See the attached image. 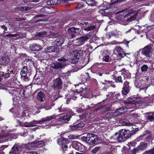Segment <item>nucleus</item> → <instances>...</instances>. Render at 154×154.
<instances>
[{
  "mask_svg": "<svg viewBox=\"0 0 154 154\" xmlns=\"http://www.w3.org/2000/svg\"><path fill=\"white\" fill-rule=\"evenodd\" d=\"M44 108L46 110H49L51 108V105L49 104L48 103H45L44 105Z\"/></svg>",
  "mask_w": 154,
  "mask_h": 154,
  "instance_id": "nucleus-39",
  "label": "nucleus"
},
{
  "mask_svg": "<svg viewBox=\"0 0 154 154\" xmlns=\"http://www.w3.org/2000/svg\"><path fill=\"white\" fill-rule=\"evenodd\" d=\"M69 141L66 138H60L57 139V142L60 146L67 144L69 143Z\"/></svg>",
  "mask_w": 154,
  "mask_h": 154,
  "instance_id": "nucleus-14",
  "label": "nucleus"
},
{
  "mask_svg": "<svg viewBox=\"0 0 154 154\" xmlns=\"http://www.w3.org/2000/svg\"><path fill=\"white\" fill-rule=\"evenodd\" d=\"M90 79V77L88 72H86L85 74L83 75L82 79L83 81H85V82L89 81Z\"/></svg>",
  "mask_w": 154,
  "mask_h": 154,
  "instance_id": "nucleus-26",
  "label": "nucleus"
},
{
  "mask_svg": "<svg viewBox=\"0 0 154 154\" xmlns=\"http://www.w3.org/2000/svg\"><path fill=\"white\" fill-rule=\"evenodd\" d=\"M30 48L32 51H38L42 49V47L38 44L34 43L30 47Z\"/></svg>",
  "mask_w": 154,
  "mask_h": 154,
  "instance_id": "nucleus-17",
  "label": "nucleus"
},
{
  "mask_svg": "<svg viewBox=\"0 0 154 154\" xmlns=\"http://www.w3.org/2000/svg\"><path fill=\"white\" fill-rule=\"evenodd\" d=\"M62 81L60 78L56 79L53 81V86L54 88L61 89L62 88Z\"/></svg>",
  "mask_w": 154,
  "mask_h": 154,
  "instance_id": "nucleus-9",
  "label": "nucleus"
},
{
  "mask_svg": "<svg viewBox=\"0 0 154 154\" xmlns=\"http://www.w3.org/2000/svg\"><path fill=\"white\" fill-rule=\"evenodd\" d=\"M147 146V144L146 143H141L138 146L139 149L140 150H144Z\"/></svg>",
  "mask_w": 154,
  "mask_h": 154,
  "instance_id": "nucleus-30",
  "label": "nucleus"
},
{
  "mask_svg": "<svg viewBox=\"0 0 154 154\" xmlns=\"http://www.w3.org/2000/svg\"><path fill=\"white\" fill-rule=\"evenodd\" d=\"M101 147L100 146H96L91 151V152L92 154H95L97 152H98L100 151L101 149Z\"/></svg>",
  "mask_w": 154,
  "mask_h": 154,
  "instance_id": "nucleus-32",
  "label": "nucleus"
},
{
  "mask_svg": "<svg viewBox=\"0 0 154 154\" xmlns=\"http://www.w3.org/2000/svg\"><path fill=\"white\" fill-rule=\"evenodd\" d=\"M122 12H128L126 15H130L132 14L134 15L131 16L129 18H128V21L131 22L134 20L136 18L138 15V12L133 9L132 7H128L125 9L123 10Z\"/></svg>",
  "mask_w": 154,
  "mask_h": 154,
  "instance_id": "nucleus-3",
  "label": "nucleus"
},
{
  "mask_svg": "<svg viewBox=\"0 0 154 154\" xmlns=\"http://www.w3.org/2000/svg\"><path fill=\"white\" fill-rule=\"evenodd\" d=\"M18 36V34H11V33L8 34H6L5 35L4 37H9L10 38L11 37H17Z\"/></svg>",
  "mask_w": 154,
  "mask_h": 154,
  "instance_id": "nucleus-43",
  "label": "nucleus"
},
{
  "mask_svg": "<svg viewBox=\"0 0 154 154\" xmlns=\"http://www.w3.org/2000/svg\"><path fill=\"white\" fill-rule=\"evenodd\" d=\"M145 135L146 136V138L147 139H150L151 138L152 136L151 133L148 131H146V133L145 134Z\"/></svg>",
  "mask_w": 154,
  "mask_h": 154,
  "instance_id": "nucleus-40",
  "label": "nucleus"
},
{
  "mask_svg": "<svg viewBox=\"0 0 154 154\" xmlns=\"http://www.w3.org/2000/svg\"><path fill=\"white\" fill-rule=\"evenodd\" d=\"M109 56H103V59L105 62H107L109 61Z\"/></svg>",
  "mask_w": 154,
  "mask_h": 154,
  "instance_id": "nucleus-57",
  "label": "nucleus"
},
{
  "mask_svg": "<svg viewBox=\"0 0 154 154\" xmlns=\"http://www.w3.org/2000/svg\"><path fill=\"white\" fill-rule=\"evenodd\" d=\"M35 125L32 124L31 122H30L28 124H26L24 125V126L26 127H33L35 126H36Z\"/></svg>",
  "mask_w": 154,
  "mask_h": 154,
  "instance_id": "nucleus-50",
  "label": "nucleus"
},
{
  "mask_svg": "<svg viewBox=\"0 0 154 154\" xmlns=\"http://www.w3.org/2000/svg\"><path fill=\"white\" fill-rule=\"evenodd\" d=\"M83 51L81 50H77L74 51V60H75V61H78L79 57L82 54Z\"/></svg>",
  "mask_w": 154,
  "mask_h": 154,
  "instance_id": "nucleus-19",
  "label": "nucleus"
},
{
  "mask_svg": "<svg viewBox=\"0 0 154 154\" xmlns=\"http://www.w3.org/2000/svg\"><path fill=\"white\" fill-rule=\"evenodd\" d=\"M1 28L2 29H3L5 31H6L7 30V28L4 25H2L1 26Z\"/></svg>",
  "mask_w": 154,
  "mask_h": 154,
  "instance_id": "nucleus-64",
  "label": "nucleus"
},
{
  "mask_svg": "<svg viewBox=\"0 0 154 154\" xmlns=\"http://www.w3.org/2000/svg\"><path fill=\"white\" fill-rule=\"evenodd\" d=\"M80 29L75 27H70L68 29L67 32L70 34L69 38L70 39H73L76 37V34L79 32Z\"/></svg>",
  "mask_w": 154,
  "mask_h": 154,
  "instance_id": "nucleus-6",
  "label": "nucleus"
},
{
  "mask_svg": "<svg viewBox=\"0 0 154 154\" xmlns=\"http://www.w3.org/2000/svg\"><path fill=\"white\" fill-rule=\"evenodd\" d=\"M136 103L135 105L136 106V107H137L138 108L139 107L140 108L141 107V106H142L143 105H144L145 104L144 103Z\"/></svg>",
  "mask_w": 154,
  "mask_h": 154,
  "instance_id": "nucleus-52",
  "label": "nucleus"
},
{
  "mask_svg": "<svg viewBox=\"0 0 154 154\" xmlns=\"http://www.w3.org/2000/svg\"><path fill=\"white\" fill-rule=\"evenodd\" d=\"M47 34V32L45 31H43L41 32H39L37 33V35L39 37H42L43 35H46Z\"/></svg>",
  "mask_w": 154,
  "mask_h": 154,
  "instance_id": "nucleus-45",
  "label": "nucleus"
},
{
  "mask_svg": "<svg viewBox=\"0 0 154 154\" xmlns=\"http://www.w3.org/2000/svg\"><path fill=\"white\" fill-rule=\"evenodd\" d=\"M44 16V15L43 14H39L36 15L34 17V19L37 18L38 17H42Z\"/></svg>",
  "mask_w": 154,
  "mask_h": 154,
  "instance_id": "nucleus-58",
  "label": "nucleus"
},
{
  "mask_svg": "<svg viewBox=\"0 0 154 154\" xmlns=\"http://www.w3.org/2000/svg\"><path fill=\"white\" fill-rule=\"evenodd\" d=\"M90 37V35L88 36H81L76 39V42L79 43V45H83L88 41Z\"/></svg>",
  "mask_w": 154,
  "mask_h": 154,
  "instance_id": "nucleus-11",
  "label": "nucleus"
},
{
  "mask_svg": "<svg viewBox=\"0 0 154 154\" xmlns=\"http://www.w3.org/2000/svg\"><path fill=\"white\" fill-rule=\"evenodd\" d=\"M105 117L106 119H108L109 120V119H111L115 118L114 116L113 112H109L106 114L105 115Z\"/></svg>",
  "mask_w": 154,
  "mask_h": 154,
  "instance_id": "nucleus-33",
  "label": "nucleus"
},
{
  "mask_svg": "<svg viewBox=\"0 0 154 154\" xmlns=\"http://www.w3.org/2000/svg\"><path fill=\"white\" fill-rule=\"evenodd\" d=\"M57 60L61 62H57L54 63H52L51 65V67L55 69H60L66 66L67 64L66 62L68 60V59L66 58L65 55L63 57L58 58Z\"/></svg>",
  "mask_w": 154,
  "mask_h": 154,
  "instance_id": "nucleus-2",
  "label": "nucleus"
},
{
  "mask_svg": "<svg viewBox=\"0 0 154 154\" xmlns=\"http://www.w3.org/2000/svg\"><path fill=\"white\" fill-rule=\"evenodd\" d=\"M68 137L71 140L75 139L76 138L75 135L73 134L69 135L68 136Z\"/></svg>",
  "mask_w": 154,
  "mask_h": 154,
  "instance_id": "nucleus-51",
  "label": "nucleus"
},
{
  "mask_svg": "<svg viewBox=\"0 0 154 154\" xmlns=\"http://www.w3.org/2000/svg\"><path fill=\"white\" fill-rule=\"evenodd\" d=\"M109 52L107 50H104L103 53V56H109Z\"/></svg>",
  "mask_w": 154,
  "mask_h": 154,
  "instance_id": "nucleus-47",
  "label": "nucleus"
},
{
  "mask_svg": "<svg viewBox=\"0 0 154 154\" xmlns=\"http://www.w3.org/2000/svg\"><path fill=\"white\" fill-rule=\"evenodd\" d=\"M88 139V143L91 145L97 144L99 140L98 136L93 133H89Z\"/></svg>",
  "mask_w": 154,
  "mask_h": 154,
  "instance_id": "nucleus-4",
  "label": "nucleus"
},
{
  "mask_svg": "<svg viewBox=\"0 0 154 154\" xmlns=\"http://www.w3.org/2000/svg\"><path fill=\"white\" fill-rule=\"evenodd\" d=\"M119 122L123 125L131 126V123L128 120L123 119H120L119 120Z\"/></svg>",
  "mask_w": 154,
  "mask_h": 154,
  "instance_id": "nucleus-24",
  "label": "nucleus"
},
{
  "mask_svg": "<svg viewBox=\"0 0 154 154\" xmlns=\"http://www.w3.org/2000/svg\"><path fill=\"white\" fill-rule=\"evenodd\" d=\"M138 130L137 128H135V130L130 131V130L121 129L119 131V133H116L112 137L116 140L119 142H124L127 138L130 137L131 135L134 134Z\"/></svg>",
  "mask_w": 154,
  "mask_h": 154,
  "instance_id": "nucleus-1",
  "label": "nucleus"
},
{
  "mask_svg": "<svg viewBox=\"0 0 154 154\" xmlns=\"http://www.w3.org/2000/svg\"><path fill=\"white\" fill-rule=\"evenodd\" d=\"M64 39L63 38H60L56 39L54 42V44L57 46H60L64 43Z\"/></svg>",
  "mask_w": 154,
  "mask_h": 154,
  "instance_id": "nucleus-21",
  "label": "nucleus"
},
{
  "mask_svg": "<svg viewBox=\"0 0 154 154\" xmlns=\"http://www.w3.org/2000/svg\"><path fill=\"white\" fill-rule=\"evenodd\" d=\"M123 18H122L121 20H119V22L121 24L123 25H127L128 23V19H126L124 17V16H123Z\"/></svg>",
  "mask_w": 154,
  "mask_h": 154,
  "instance_id": "nucleus-27",
  "label": "nucleus"
},
{
  "mask_svg": "<svg viewBox=\"0 0 154 154\" xmlns=\"http://www.w3.org/2000/svg\"><path fill=\"white\" fill-rule=\"evenodd\" d=\"M21 151L20 146H18L17 144H15L12 148L10 152V153H13L15 154H17L20 153Z\"/></svg>",
  "mask_w": 154,
  "mask_h": 154,
  "instance_id": "nucleus-13",
  "label": "nucleus"
},
{
  "mask_svg": "<svg viewBox=\"0 0 154 154\" xmlns=\"http://www.w3.org/2000/svg\"><path fill=\"white\" fill-rule=\"evenodd\" d=\"M51 99L52 102L54 101L57 100V98H54V96H51Z\"/></svg>",
  "mask_w": 154,
  "mask_h": 154,
  "instance_id": "nucleus-63",
  "label": "nucleus"
},
{
  "mask_svg": "<svg viewBox=\"0 0 154 154\" xmlns=\"http://www.w3.org/2000/svg\"><path fill=\"white\" fill-rule=\"evenodd\" d=\"M84 5L82 3L80 2L78 4L77 6L75 8H78L79 9L81 8L84 7Z\"/></svg>",
  "mask_w": 154,
  "mask_h": 154,
  "instance_id": "nucleus-53",
  "label": "nucleus"
},
{
  "mask_svg": "<svg viewBox=\"0 0 154 154\" xmlns=\"http://www.w3.org/2000/svg\"><path fill=\"white\" fill-rule=\"evenodd\" d=\"M129 83L127 81H126L124 83L123 86L122 93V94L126 95L128 94L129 91Z\"/></svg>",
  "mask_w": 154,
  "mask_h": 154,
  "instance_id": "nucleus-12",
  "label": "nucleus"
},
{
  "mask_svg": "<svg viewBox=\"0 0 154 154\" xmlns=\"http://www.w3.org/2000/svg\"><path fill=\"white\" fill-rule=\"evenodd\" d=\"M83 146L81 143L76 141L73 142L72 144L73 147L79 151H82V147Z\"/></svg>",
  "mask_w": 154,
  "mask_h": 154,
  "instance_id": "nucleus-15",
  "label": "nucleus"
},
{
  "mask_svg": "<svg viewBox=\"0 0 154 154\" xmlns=\"http://www.w3.org/2000/svg\"><path fill=\"white\" fill-rule=\"evenodd\" d=\"M45 54L46 53L45 52L41 51L40 52H39L38 54V55L39 56V57H42L45 56Z\"/></svg>",
  "mask_w": 154,
  "mask_h": 154,
  "instance_id": "nucleus-54",
  "label": "nucleus"
},
{
  "mask_svg": "<svg viewBox=\"0 0 154 154\" xmlns=\"http://www.w3.org/2000/svg\"><path fill=\"white\" fill-rule=\"evenodd\" d=\"M37 99L40 101H43L45 100V95L42 92H38L37 96Z\"/></svg>",
  "mask_w": 154,
  "mask_h": 154,
  "instance_id": "nucleus-22",
  "label": "nucleus"
},
{
  "mask_svg": "<svg viewBox=\"0 0 154 154\" xmlns=\"http://www.w3.org/2000/svg\"><path fill=\"white\" fill-rule=\"evenodd\" d=\"M28 68L26 66H24L20 72V74L23 79L24 81H28V78L27 76Z\"/></svg>",
  "mask_w": 154,
  "mask_h": 154,
  "instance_id": "nucleus-10",
  "label": "nucleus"
},
{
  "mask_svg": "<svg viewBox=\"0 0 154 154\" xmlns=\"http://www.w3.org/2000/svg\"><path fill=\"white\" fill-rule=\"evenodd\" d=\"M153 49L152 47L149 46H146L142 49V54L147 57H150L152 55Z\"/></svg>",
  "mask_w": 154,
  "mask_h": 154,
  "instance_id": "nucleus-5",
  "label": "nucleus"
},
{
  "mask_svg": "<svg viewBox=\"0 0 154 154\" xmlns=\"http://www.w3.org/2000/svg\"><path fill=\"white\" fill-rule=\"evenodd\" d=\"M115 81L116 82L122 83L123 81L122 80V77L120 76L116 77L115 79Z\"/></svg>",
  "mask_w": 154,
  "mask_h": 154,
  "instance_id": "nucleus-41",
  "label": "nucleus"
},
{
  "mask_svg": "<svg viewBox=\"0 0 154 154\" xmlns=\"http://www.w3.org/2000/svg\"><path fill=\"white\" fill-rule=\"evenodd\" d=\"M77 93H75L73 91H71L69 93V95L70 96V99H72L74 100H75L77 97Z\"/></svg>",
  "mask_w": 154,
  "mask_h": 154,
  "instance_id": "nucleus-29",
  "label": "nucleus"
},
{
  "mask_svg": "<svg viewBox=\"0 0 154 154\" xmlns=\"http://www.w3.org/2000/svg\"><path fill=\"white\" fill-rule=\"evenodd\" d=\"M62 149L63 150H66V149L67 148L68 146L66 145V144H64V145H62Z\"/></svg>",
  "mask_w": 154,
  "mask_h": 154,
  "instance_id": "nucleus-61",
  "label": "nucleus"
},
{
  "mask_svg": "<svg viewBox=\"0 0 154 154\" xmlns=\"http://www.w3.org/2000/svg\"><path fill=\"white\" fill-rule=\"evenodd\" d=\"M1 62L2 64L5 65H6L9 63V59L8 55H4L1 59Z\"/></svg>",
  "mask_w": 154,
  "mask_h": 154,
  "instance_id": "nucleus-18",
  "label": "nucleus"
},
{
  "mask_svg": "<svg viewBox=\"0 0 154 154\" xmlns=\"http://www.w3.org/2000/svg\"><path fill=\"white\" fill-rule=\"evenodd\" d=\"M131 99V98H130L128 99V101L124 102V103L126 104H133L136 103L140 100L139 98L135 97H133L131 100H129Z\"/></svg>",
  "mask_w": 154,
  "mask_h": 154,
  "instance_id": "nucleus-20",
  "label": "nucleus"
},
{
  "mask_svg": "<svg viewBox=\"0 0 154 154\" xmlns=\"http://www.w3.org/2000/svg\"><path fill=\"white\" fill-rule=\"evenodd\" d=\"M69 127L73 131L76 130L78 129L76 125L73 126H70Z\"/></svg>",
  "mask_w": 154,
  "mask_h": 154,
  "instance_id": "nucleus-55",
  "label": "nucleus"
},
{
  "mask_svg": "<svg viewBox=\"0 0 154 154\" xmlns=\"http://www.w3.org/2000/svg\"><path fill=\"white\" fill-rule=\"evenodd\" d=\"M89 133L88 134L86 137H81L82 140L85 141L87 143L88 142V138H89Z\"/></svg>",
  "mask_w": 154,
  "mask_h": 154,
  "instance_id": "nucleus-42",
  "label": "nucleus"
},
{
  "mask_svg": "<svg viewBox=\"0 0 154 154\" xmlns=\"http://www.w3.org/2000/svg\"><path fill=\"white\" fill-rule=\"evenodd\" d=\"M148 69V66L146 65H143L141 68L142 72L146 71Z\"/></svg>",
  "mask_w": 154,
  "mask_h": 154,
  "instance_id": "nucleus-44",
  "label": "nucleus"
},
{
  "mask_svg": "<svg viewBox=\"0 0 154 154\" xmlns=\"http://www.w3.org/2000/svg\"><path fill=\"white\" fill-rule=\"evenodd\" d=\"M55 47L50 46L45 49V51L46 52H52L55 51Z\"/></svg>",
  "mask_w": 154,
  "mask_h": 154,
  "instance_id": "nucleus-28",
  "label": "nucleus"
},
{
  "mask_svg": "<svg viewBox=\"0 0 154 154\" xmlns=\"http://www.w3.org/2000/svg\"><path fill=\"white\" fill-rule=\"evenodd\" d=\"M56 117L55 115H52L51 116H48L45 118H42L40 120L37 121L35 120H33L31 122L32 124L35 125V124H38L40 123L41 122H45L47 121H49L51 120L55 119Z\"/></svg>",
  "mask_w": 154,
  "mask_h": 154,
  "instance_id": "nucleus-7",
  "label": "nucleus"
},
{
  "mask_svg": "<svg viewBox=\"0 0 154 154\" xmlns=\"http://www.w3.org/2000/svg\"><path fill=\"white\" fill-rule=\"evenodd\" d=\"M79 92L81 93V94L83 96L88 95V92L87 91V89L86 88H81V90H80Z\"/></svg>",
  "mask_w": 154,
  "mask_h": 154,
  "instance_id": "nucleus-31",
  "label": "nucleus"
},
{
  "mask_svg": "<svg viewBox=\"0 0 154 154\" xmlns=\"http://www.w3.org/2000/svg\"><path fill=\"white\" fill-rule=\"evenodd\" d=\"M9 93L12 95H13L16 92V91L14 90H9Z\"/></svg>",
  "mask_w": 154,
  "mask_h": 154,
  "instance_id": "nucleus-62",
  "label": "nucleus"
},
{
  "mask_svg": "<svg viewBox=\"0 0 154 154\" xmlns=\"http://www.w3.org/2000/svg\"><path fill=\"white\" fill-rule=\"evenodd\" d=\"M60 3L59 0H50L47 1V3L48 5H57Z\"/></svg>",
  "mask_w": 154,
  "mask_h": 154,
  "instance_id": "nucleus-25",
  "label": "nucleus"
},
{
  "mask_svg": "<svg viewBox=\"0 0 154 154\" xmlns=\"http://www.w3.org/2000/svg\"><path fill=\"white\" fill-rule=\"evenodd\" d=\"M31 8V7L29 6L21 7L20 8V9L22 11H26L29 10Z\"/></svg>",
  "mask_w": 154,
  "mask_h": 154,
  "instance_id": "nucleus-38",
  "label": "nucleus"
},
{
  "mask_svg": "<svg viewBox=\"0 0 154 154\" xmlns=\"http://www.w3.org/2000/svg\"><path fill=\"white\" fill-rule=\"evenodd\" d=\"M21 148H25L26 149H29V147L28 146V143L25 144H23L20 145Z\"/></svg>",
  "mask_w": 154,
  "mask_h": 154,
  "instance_id": "nucleus-46",
  "label": "nucleus"
},
{
  "mask_svg": "<svg viewBox=\"0 0 154 154\" xmlns=\"http://www.w3.org/2000/svg\"><path fill=\"white\" fill-rule=\"evenodd\" d=\"M151 113H148L147 115L146 119L149 120H154V112L151 115Z\"/></svg>",
  "mask_w": 154,
  "mask_h": 154,
  "instance_id": "nucleus-35",
  "label": "nucleus"
},
{
  "mask_svg": "<svg viewBox=\"0 0 154 154\" xmlns=\"http://www.w3.org/2000/svg\"><path fill=\"white\" fill-rule=\"evenodd\" d=\"M39 142L36 143H28V146L29 147V149H31V147H34L36 146L38 144Z\"/></svg>",
  "mask_w": 154,
  "mask_h": 154,
  "instance_id": "nucleus-36",
  "label": "nucleus"
},
{
  "mask_svg": "<svg viewBox=\"0 0 154 154\" xmlns=\"http://www.w3.org/2000/svg\"><path fill=\"white\" fill-rule=\"evenodd\" d=\"M59 110L60 112H63L66 111H67V109L66 108L63 109L62 108V106H61L60 108H59Z\"/></svg>",
  "mask_w": 154,
  "mask_h": 154,
  "instance_id": "nucleus-56",
  "label": "nucleus"
},
{
  "mask_svg": "<svg viewBox=\"0 0 154 154\" xmlns=\"http://www.w3.org/2000/svg\"><path fill=\"white\" fill-rule=\"evenodd\" d=\"M149 154H154V148L147 152Z\"/></svg>",
  "mask_w": 154,
  "mask_h": 154,
  "instance_id": "nucleus-60",
  "label": "nucleus"
},
{
  "mask_svg": "<svg viewBox=\"0 0 154 154\" xmlns=\"http://www.w3.org/2000/svg\"><path fill=\"white\" fill-rule=\"evenodd\" d=\"M71 117V116L70 115H66L60 117L59 120L62 122H67L70 120Z\"/></svg>",
  "mask_w": 154,
  "mask_h": 154,
  "instance_id": "nucleus-23",
  "label": "nucleus"
},
{
  "mask_svg": "<svg viewBox=\"0 0 154 154\" xmlns=\"http://www.w3.org/2000/svg\"><path fill=\"white\" fill-rule=\"evenodd\" d=\"M96 28L95 26H88L84 30L87 31H89Z\"/></svg>",
  "mask_w": 154,
  "mask_h": 154,
  "instance_id": "nucleus-37",
  "label": "nucleus"
},
{
  "mask_svg": "<svg viewBox=\"0 0 154 154\" xmlns=\"http://www.w3.org/2000/svg\"><path fill=\"white\" fill-rule=\"evenodd\" d=\"M78 129H79L80 128L84 127L85 125L84 123H79L76 125Z\"/></svg>",
  "mask_w": 154,
  "mask_h": 154,
  "instance_id": "nucleus-48",
  "label": "nucleus"
},
{
  "mask_svg": "<svg viewBox=\"0 0 154 154\" xmlns=\"http://www.w3.org/2000/svg\"><path fill=\"white\" fill-rule=\"evenodd\" d=\"M91 2V3H88L87 2H86V3L88 5H90L92 6L95 3V1L94 0H88V2Z\"/></svg>",
  "mask_w": 154,
  "mask_h": 154,
  "instance_id": "nucleus-49",
  "label": "nucleus"
},
{
  "mask_svg": "<svg viewBox=\"0 0 154 154\" xmlns=\"http://www.w3.org/2000/svg\"><path fill=\"white\" fill-rule=\"evenodd\" d=\"M104 106H100V107H99L96 109H95L94 110V112H96L97 111V110H100V109H103V108H104Z\"/></svg>",
  "mask_w": 154,
  "mask_h": 154,
  "instance_id": "nucleus-59",
  "label": "nucleus"
},
{
  "mask_svg": "<svg viewBox=\"0 0 154 154\" xmlns=\"http://www.w3.org/2000/svg\"><path fill=\"white\" fill-rule=\"evenodd\" d=\"M115 49L117 52L119 53L118 55L122 57L125 56L126 54L124 51V50L120 46L117 47Z\"/></svg>",
  "mask_w": 154,
  "mask_h": 154,
  "instance_id": "nucleus-16",
  "label": "nucleus"
},
{
  "mask_svg": "<svg viewBox=\"0 0 154 154\" xmlns=\"http://www.w3.org/2000/svg\"><path fill=\"white\" fill-rule=\"evenodd\" d=\"M128 108L122 106L114 112H113L115 118L124 113L128 111Z\"/></svg>",
  "mask_w": 154,
  "mask_h": 154,
  "instance_id": "nucleus-8",
  "label": "nucleus"
},
{
  "mask_svg": "<svg viewBox=\"0 0 154 154\" xmlns=\"http://www.w3.org/2000/svg\"><path fill=\"white\" fill-rule=\"evenodd\" d=\"M74 51H71L69 52L68 54L69 57L67 58H66L68 59V60L69 59H71L72 60H74Z\"/></svg>",
  "mask_w": 154,
  "mask_h": 154,
  "instance_id": "nucleus-34",
  "label": "nucleus"
}]
</instances>
